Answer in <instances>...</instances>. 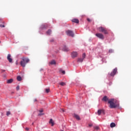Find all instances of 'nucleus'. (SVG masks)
I'll return each mask as SVG.
<instances>
[{"instance_id":"1","label":"nucleus","mask_w":131,"mask_h":131,"mask_svg":"<svg viewBox=\"0 0 131 131\" xmlns=\"http://www.w3.org/2000/svg\"><path fill=\"white\" fill-rule=\"evenodd\" d=\"M110 105L108 107L111 108V109H115V108H117V107H119V103L116 102V100L114 99H111L108 101Z\"/></svg>"},{"instance_id":"2","label":"nucleus","mask_w":131,"mask_h":131,"mask_svg":"<svg viewBox=\"0 0 131 131\" xmlns=\"http://www.w3.org/2000/svg\"><path fill=\"white\" fill-rule=\"evenodd\" d=\"M30 61V60H29V58L25 57H23L21 58V60L20 62V64L22 67H25L27 63H29Z\"/></svg>"},{"instance_id":"3","label":"nucleus","mask_w":131,"mask_h":131,"mask_svg":"<svg viewBox=\"0 0 131 131\" xmlns=\"http://www.w3.org/2000/svg\"><path fill=\"white\" fill-rule=\"evenodd\" d=\"M98 30L99 31V32H102L103 33H104V34H108V33L107 29L103 27H100L98 28Z\"/></svg>"},{"instance_id":"4","label":"nucleus","mask_w":131,"mask_h":131,"mask_svg":"<svg viewBox=\"0 0 131 131\" xmlns=\"http://www.w3.org/2000/svg\"><path fill=\"white\" fill-rule=\"evenodd\" d=\"M66 33L67 34V35H68L69 36H72V37H74V33H73V31H71V30H68L66 31Z\"/></svg>"},{"instance_id":"5","label":"nucleus","mask_w":131,"mask_h":131,"mask_svg":"<svg viewBox=\"0 0 131 131\" xmlns=\"http://www.w3.org/2000/svg\"><path fill=\"white\" fill-rule=\"evenodd\" d=\"M96 36H97V37H98V38H100V39H104V38H105L104 35L101 33L96 34Z\"/></svg>"},{"instance_id":"6","label":"nucleus","mask_w":131,"mask_h":131,"mask_svg":"<svg viewBox=\"0 0 131 131\" xmlns=\"http://www.w3.org/2000/svg\"><path fill=\"white\" fill-rule=\"evenodd\" d=\"M116 72H117V68H115V69H114L113 71L111 73L110 76H114V75L116 74Z\"/></svg>"},{"instance_id":"7","label":"nucleus","mask_w":131,"mask_h":131,"mask_svg":"<svg viewBox=\"0 0 131 131\" xmlns=\"http://www.w3.org/2000/svg\"><path fill=\"white\" fill-rule=\"evenodd\" d=\"M77 52H73L72 53H71V56H72V58H76V57H77Z\"/></svg>"},{"instance_id":"8","label":"nucleus","mask_w":131,"mask_h":131,"mask_svg":"<svg viewBox=\"0 0 131 131\" xmlns=\"http://www.w3.org/2000/svg\"><path fill=\"white\" fill-rule=\"evenodd\" d=\"M7 60L9 61V63H12V62H13V59L11 58V54L8 55Z\"/></svg>"},{"instance_id":"9","label":"nucleus","mask_w":131,"mask_h":131,"mask_svg":"<svg viewBox=\"0 0 131 131\" xmlns=\"http://www.w3.org/2000/svg\"><path fill=\"white\" fill-rule=\"evenodd\" d=\"M72 22H73V23H76L77 24L79 23V20H78V19L73 18V19H72Z\"/></svg>"},{"instance_id":"10","label":"nucleus","mask_w":131,"mask_h":131,"mask_svg":"<svg viewBox=\"0 0 131 131\" xmlns=\"http://www.w3.org/2000/svg\"><path fill=\"white\" fill-rule=\"evenodd\" d=\"M102 101H104V102H107V101H109V98L106 96H104L102 98Z\"/></svg>"},{"instance_id":"11","label":"nucleus","mask_w":131,"mask_h":131,"mask_svg":"<svg viewBox=\"0 0 131 131\" xmlns=\"http://www.w3.org/2000/svg\"><path fill=\"white\" fill-rule=\"evenodd\" d=\"M110 126L112 128L113 127H115L116 126V124H115V123L112 122L111 123Z\"/></svg>"},{"instance_id":"12","label":"nucleus","mask_w":131,"mask_h":131,"mask_svg":"<svg viewBox=\"0 0 131 131\" xmlns=\"http://www.w3.org/2000/svg\"><path fill=\"white\" fill-rule=\"evenodd\" d=\"M49 123L51 124L52 126H54V121L53 120V119H51L49 121Z\"/></svg>"},{"instance_id":"13","label":"nucleus","mask_w":131,"mask_h":131,"mask_svg":"<svg viewBox=\"0 0 131 131\" xmlns=\"http://www.w3.org/2000/svg\"><path fill=\"white\" fill-rule=\"evenodd\" d=\"M74 117H75V118H76L77 120H80V118L79 117V116L76 114H74Z\"/></svg>"},{"instance_id":"14","label":"nucleus","mask_w":131,"mask_h":131,"mask_svg":"<svg viewBox=\"0 0 131 131\" xmlns=\"http://www.w3.org/2000/svg\"><path fill=\"white\" fill-rule=\"evenodd\" d=\"M59 84H60V85H61L62 86H64V85H66V83L64 82H59Z\"/></svg>"},{"instance_id":"15","label":"nucleus","mask_w":131,"mask_h":131,"mask_svg":"<svg viewBox=\"0 0 131 131\" xmlns=\"http://www.w3.org/2000/svg\"><path fill=\"white\" fill-rule=\"evenodd\" d=\"M103 112V110H99L98 111V114L99 116L101 115V114Z\"/></svg>"},{"instance_id":"16","label":"nucleus","mask_w":131,"mask_h":131,"mask_svg":"<svg viewBox=\"0 0 131 131\" xmlns=\"http://www.w3.org/2000/svg\"><path fill=\"white\" fill-rule=\"evenodd\" d=\"M63 51L64 52H68V51H69V48H68V47H65L63 49Z\"/></svg>"},{"instance_id":"17","label":"nucleus","mask_w":131,"mask_h":131,"mask_svg":"<svg viewBox=\"0 0 131 131\" xmlns=\"http://www.w3.org/2000/svg\"><path fill=\"white\" fill-rule=\"evenodd\" d=\"M17 79L18 81H21V80H22V78L21 77V76H18L17 77Z\"/></svg>"},{"instance_id":"18","label":"nucleus","mask_w":131,"mask_h":131,"mask_svg":"<svg viewBox=\"0 0 131 131\" xmlns=\"http://www.w3.org/2000/svg\"><path fill=\"white\" fill-rule=\"evenodd\" d=\"M13 79H10L7 80V83H12L13 82Z\"/></svg>"},{"instance_id":"19","label":"nucleus","mask_w":131,"mask_h":131,"mask_svg":"<svg viewBox=\"0 0 131 131\" xmlns=\"http://www.w3.org/2000/svg\"><path fill=\"white\" fill-rule=\"evenodd\" d=\"M51 33H52V30H48V31L47 32V34L50 35Z\"/></svg>"},{"instance_id":"20","label":"nucleus","mask_w":131,"mask_h":131,"mask_svg":"<svg viewBox=\"0 0 131 131\" xmlns=\"http://www.w3.org/2000/svg\"><path fill=\"white\" fill-rule=\"evenodd\" d=\"M50 64L51 65H55L56 64V61L55 60H52L50 62Z\"/></svg>"},{"instance_id":"21","label":"nucleus","mask_w":131,"mask_h":131,"mask_svg":"<svg viewBox=\"0 0 131 131\" xmlns=\"http://www.w3.org/2000/svg\"><path fill=\"white\" fill-rule=\"evenodd\" d=\"M45 91H46V93H47V94L49 93V92H50V89H46Z\"/></svg>"},{"instance_id":"22","label":"nucleus","mask_w":131,"mask_h":131,"mask_svg":"<svg viewBox=\"0 0 131 131\" xmlns=\"http://www.w3.org/2000/svg\"><path fill=\"white\" fill-rule=\"evenodd\" d=\"M78 62H79L80 63L82 62V59H81V58H79V59H78Z\"/></svg>"},{"instance_id":"23","label":"nucleus","mask_w":131,"mask_h":131,"mask_svg":"<svg viewBox=\"0 0 131 131\" xmlns=\"http://www.w3.org/2000/svg\"><path fill=\"white\" fill-rule=\"evenodd\" d=\"M99 126H98L94 127V129H96V130H99Z\"/></svg>"},{"instance_id":"24","label":"nucleus","mask_w":131,"mask_h":131,"mask_svg":"<svg viewBox=\"0 0 131 131\" xmlns=\"http://www.w3.org/2000/svg\"><path fill=\"white\" fill-rule=\"evenodd\" d=\"M19 90H20V86L19 85H18L16 87V91H19Z\"/></svg>"},{"instance_id":"25","label":"nucleus","mask_w":131,"mask_h":131,"mask_svg":"<svg viewBox=\"0 0 131 131\" xmlns=\"http://www.w3.org/2000/svg\"><path fill=\"white\" fill-rule=\"evenodd\" d=\"M10 114H11V112H7V116H9L10 115Z\"/></svg>"},{"instance_id":"26","label":"nucleus","mask_w":131,"mask_h":131,"mask_svg":"<svg viewBox=\"0 0 131 131\" xmlns=\"http://www.w3.org/2000/svg\"><path fill=\"white\" fill-rule=\"evenodd\" d=\"M108 52H109V53H113V50H112V49H110L109 51H108Z\"/></svg>"},{"instance_id":"27","label":"nucleus","mask_w":131,"mask_h":131,"mask_svg":"<svg viewBox=\"0 0 131 131\" xmlns=\"http://www.w3.org/2000/svg\"><path fill=\"white\" fill-rule=\"evenodd\" d=\"M82 58H83V59H84V58H85V53L83 54Z\"/></svg>"},{"instance_id":"28","label":"nucleus","mask_w":131,"mask_h":131,"mask_svg":"<svg viewBox=\"0 0 131 131\" xmlns=\"http://www.w3.org/2000/svg\"><path fill=\"white\" fill-rule=\"evenodd\" d=\"M60 112H65V111H64L63 109H60Z\"/></svg>"},{"instance_id":"29","label":"nucleus","mask_w":131,"mask_h":131,"mask_svg":"<svg viewBox=\"0 0 131 131\" xmlns=\"http://www.w3.org/2000/svg\"><path fill=\"white\" fill-rule=\"evenodd\" d=\"M41 115H45V114L43 113V114H38L39 116H41Z\"/></svg>"},{"instance_id":"30","label":"nucleus","mask_w":131,"mask_h":131,"mask_svg":"<svg viewBox=\"0 0 131 131\" xmlns=\"http://www.w3.org/2000/svg\"><path fill=\"white\" fill-rule=\"evenodd\" d=\"M39 112H40V113H41L42 112H43V110H40L39 111Z\"/></svg>"},{"instance_id":"31","label":"nucleus","mask_w":131,"mask_h":131,"mask_svg":"<svg viewBox=\"0 0 131 131\" xmlns=\"http://www.w3.org/2000/svg\"><path fill=\"white\" fill-rule=\"evenodd\" d=\"M87 21H88V22H91V21H92V20H91V19H90V18H88Z\"/></svg>"},{"instance_id":"32","label":"nucleus","mask_w":131,"mask_h":131,"mask_svg":"<svg viewBox=\"0 0 131 131\" xmlns=\"http://www.w3.org/2000/svg\"><path fill=\"white\" fill-rule=\"evenodd\" d=\"M0 27L4 28V27H5V25H0Z\"/></svg>"},{"instance_id":"33","label":"nucleus","mask_w":131,"mask_h":131,"mask_svg":"<svg viewBox=\"0 0 131 131\" xmlns=\"http://www.w3.org/2000/svg\"><path fill=\"white\" fill-rule=\"evenodd\" d=\"M62 74H65V73H66L65 71H62Z\"/></svg>"},{"instance_id":"34","label":"nucleus","mask_w":131,"mask_h":131,"mask_svg":"<svg viewBox=\"0 0 131 131\" xmlns=\"http://www.w3.org/2000/svg\"><path fill=\"white\" fill-rule=\"evenodd\" d=\"M1 71L3 73V72H5L6 71V70H1Z\"/></svg>"},{"instance_id":"35","label":"nucleus","mask_w":131,"mask_h":131,"mask_svg":"<svg viewBox=\"0 0 131 131\" xmlns=\"http://www.w3.org/2000/svg\"><path fill=\"white\" fill-rule=\"evenodd\" d=\"M26 130H29V128L26 127Z\"/></svg>"},{"instance_id":"36","label":"nucleus","mask_w":131,"mask_h":131,"mask_svg":"<svg viewBox=\"0 0 131 131\" xmlns=\"http://www.w3.org/2000/svg\"><path fill=\"white\" fill-rule=\"evenodd\" d=\"M37 100H36V99L34 100V102H37Z\"/></svg>"},{"instance_id":"37","label":"nucleus","mask_w":131,"mask_h":131,"mask_svg":"<svg viewBox=\"0 0 131 131\" xmlns=\"http://www.w3.org/2000/svg\"><path fill=\"white\" fill-rule=\"evenodd\" d=\"M92 124H89V126H92Z\"/></svg>"},{"instance_id":"38","label":"nucleus","mask_w":131,"mask_h":131,"mask_svg":"<svg viewBox=\"0 0 131 131\" xmlns=\"http://www.w3.org/2000/svg\"><path fill=\"white\" fill-rule=\"evenodd\" d=\"M0 43H1V41H0Z\"/></svg>"},{"instance_id":"39","label":"nucleus","mask_w":131,"mask_h":131,"mask_svg":"<svg viewBox=\"0 0 131 131\" xmlns=\"http://www.w3.org/2000/svg\"><path fill=\"white\" fill-rule=\"evenodd\" d=\"M32 124H33V123H32Z\"/></svg>"}]
</instances>
